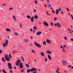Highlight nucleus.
<instances>
[{
	"instance_id": "f3484780",
	"label": "nucleus",
	"mask_w": 73,
	"mask_h": 73,
	"mask_svg": "<svg viewBox=\"0 0 73 73\" xmlns=\"http://www.w3.org/2000/svg\"><path fill=\"white\" fill-rule=\"evenodd\" d=\"M5 44L7 45H8V40H6L5 41Z\"/></svg>"
},
{
	"instance_id": "72a5a7b5",
	"label": "nucleus",
	"mask_w": 73,
	"mask_h": 73,
	"mask_svg": "<svg viewBox=\"0 0 73 73\" xmlns=\"http://www.w3.org/2000/svg\"><path fill=\"white\" fill-rule=\"evenodd\" d=\"M14 34L15 35V36H18V33H15Z\"/></svg>"
},
{
	"instance_id": "338daca9",
	"label": "nucleus",
	"mask_w": 73,
	"mask_h": 73,
	"mask_svg": "<svg viewBox=\"0 0 73 73\" xmlns=\"http://www.w3.org/2000/svg\"><path fill=\"white\" fill-rule=\"evenodd\" d=\"M31 39H33V37H32V36H31Z\"/></svg>"
},
{
	"instance_id": "e2e57ef3",
	"label": "nucleus",
	"mask_w": 73,
	"mask_h": 73,
	"mask_svg": "<svg viewBox=\"0 0 73 73\" xmlns=\"http://www.w3.org/2000/svg\"><path fill=\"white\" fill-rule=\"evenodd\" d=\"M20 27L21 28H22V26H21V24H20Z\"/></svg>"
},
{
	"instance_id": "cd10ccee",
	"label": "nucleus",
	"mask_w": 73,
	"mask_h": 73,
	"mask_svg": "<svg viewBox=\"0 0 73 73\" xmlns=\"http://www.w3.org/2000/svg\"><path fill=\"white\" fill-rule=\"evenodd\" d=\"M13 9V7L10 8L9 9V11H11V10H12Z\"/></svg>"
},
{
	"instance_id": "f704fd0d",
	"label": "nucleus",
	"mask_w": 73,
	"mask_h": 73,
	"mask_svg": "<svg viewBox=\"0 0 73 73\" xmlns=\"http://www.w3.org/2000/svg\"><path fill=\"white\" fill-rule=\"evenodd\" d=\"M62 52L63 53H65V52H66V51H65V50H62Z\"/></svg>"
},
{
	"instance_id": "0eeeda50",
	"label": "nucleus",
	"mask_w": 73,
	"mask_h": 73,
	"mask_svg": "<svg viewBox=\"0 0 73 73\" xmlns=\"http://www.w3.org/2000/svg\"><path fill=\"white\" fill-rule=\"evenodd\" d=\"M23 41H24V42H29V40H28V39H27V38H25L23 40Z\"/></svg>"
},
{
	"instance_id": "5fc2aeb1",
	"label": "nucleus",
	"mask_w": 73,
	"mask_h": 73,
	"mask_svg": "<svg viewBox=\"0 0 73 73\" xmlns=\"http://www.w3.org/2000/svg\"><path fill=\"white\" fill-rule=\"evenodd\" d=\"M30 14L31 15H32V11H30Z\"/></svg>"
},
{
	"instance_id": "ea45409f",
	"label": "nucleus",
	"mask_w": 73,
	"mask_h": 73,
	"mask_svg": "<svg viewBox=\"0 0 73 73\" xmlns=\"http://www.w3.org/2000/svg\"><path fill=\"white\" fill-rule=\"evenodd\" d=\"M57 19V18L56 17H55L54 19V21H56V20Z\"/></svg>"
},
{
	"instance_id": "aec40b11",
	"label": "nucleus",
	"mask_w": 73,
	"mask_h": 73,
	"mask_svg": "<svg viewBox=\"0 0 73 73\" xmlns=\"http://www.w3.org/2000/svg\"><path fill=\"white\" fill-rule=\"evenodd\" d=\"M7 45L5 43H3V46L4 48H5V46H7Z\"/></svg>"
},
{
	"instance_id": "a18cd8bd",
	"label": "nucleus",
	"mask_w": 73,
	"mask_h": 73,
	"mask_svg": "<svg viewBox=\"0 0 73 73\" xmlns=\"http://www.w3.org/2000/svg\"><path fill=\"white\" fill-rule=\"evenodd\" d=\"M1 53H2V50H0V54H1Z\"/></svg>"
},
{
	"instance_id": "7ed1b4c3",
	"label": "nucleus",
	"mask_w": 73,
	"mask_h": 73,
	"mask_svg": "<svg viewBox=\"0 0 73 73\" xmlns=\"http://www.w3.org/2000/svg\"><path fill=\"white\" fill-rule=\"evenodd\" d=\"M54 26H55V27H56L59 28H61V25H60V24L59 23H56L55 24H54Z\"/></svg>"
},
{
	"instance_id": "0e129e2a",
	"label": "nucleus",
	"mask_w": 73,
	"mask_h": 73,
	"mask_svg": "<svg viewBox=\"0 0 73 73\" xmlns=\"http://www.w3.org/2000/svg\"><path fill=\"white\" fill-rule=\"evenodd\" d=\"M42 16H43L44 17V14H42Z\"/></svg>"
},
{
	"instance_id": "603ef678",
	"label": "nucleus",
	"mask_w": 73,
	"mask_h": 73,
	"mask_svg": "<svg viewBox=\"0 0 73 73\" xmlns=\"http://www.w3.org/2000/svg\"><path fill=\"white\" fill-rule=\"evenodd\" d=\"M63 47L64 48H66V45H64Z\"/></svg>"
},
{
	"instance_id": "412c9836",
	"label": "nucleus",
	"mask_w": 73,
	"mask_h": 73,
	"mask_svg": "<svg viewBox=\"0 0 73 73\" xmlns=\"http://www.w3.org/2000/svg\"><path fill=\"white\" fill-rule=\"evenodd\" d=\"M48 56L49 60H52V59L51 58V57H50V56L49 55H48Z\"/></svg>"
},
{
	"instance_id": "de8ad7c7",
	"label": "nucleus",
	"mask_w": 73,
	"mask_h": 73,
	"mask_svg": "<svg viewBox=\"0 0 73 73\" xmlns=\"http://www.w3.org/2000/svg\"><path fill=\"white\" fill-rule=\"evenodd\" d=\"M35 4H37V1H35Z\"/></svg>"
},
{
	"instance_id": "e433bc0d",
	"label": "nucleus",
	"mask_w": 73,
	"mask_h": 73,
	"mask_svg": "<svg viewBox=\"0 0 73 73\" xmlns=\"http://www.w3.org/2000/svg\"><path fill=\"white\" fill-rule=\"evenodd\" d=\"M13 53H17V51H13Z\"/></svg>"
},
{
	"instance_id": "13d9d810",
	"label": "nucleus",
	"mask_w": 73,
	"mask_h": 73,
	"mask_svg": "<svg viewBox=\"0 0 73 73\" xmlns=\"http://www.w3.org/2000/svg\"><path fill=\"white\" fill-rule=\"evenodd\" d=\"M30 31L31 32H32L33 30L32 29H30Z\"/></svg>"
},
{
	"instance_id": "6e6d98bb",
	"label": "nucleus",
	"mask_w": 73,
	"mask_h": 73,
	"mask_svg": "<svg viewBox=\"0 0 73 73\" xmlns=\"http://www.w3.org/2000/svg\"><path fill=\"white\" fill-rule=\"evenodd\" d=\"M46 1L47 3H49V0H47Z\"/></svg>"
},
{
	"instance_id": "37998d69",
	"label": "nucleus",
	"mask_w": 73,
	"mask_h": 73,
	"mask_svg": "<svg viewBox=\"0 0 73 73\" xmlns=\"http://www.w3.org/2000/svg\"><path fill=\"white\" fill-rule=\"evenodd\" d=\"M34 12H36L37 11H36V10L35 9H34Z\"/></svg>"
},
{
	"instance_id": "a19ab883",
	"label": "nucleus",
	"mask_w": 73,
	"mask_h": 73,
	"mask_svg": "<svg viewBox=\"0 0 73 73\" xmlns=\"http://www.w3.org/2000/svg\"><path fill=\"white\" fill-rule=\"evenodd\" d=\"M34 29H35V30H36V29H37V27H34Z\"/></svg>"
},
{
	"instance_id": "473e14b6",
	"label": "nucleus",
	"mask_w": 73,
	"mask_h": 73,
	"mask_svg": "<svg viewBox=\"0 0 73 73\" xmlns=\"http://www.w3.org/2000/svg\"><path fill=\"white\" fill-rule=\"evenodd\" d=\"M68 68H71L72 66H71V65H69L68 66Z\"/></svg>"
},
{
	"instance_id": "c9c22d12",
	"label": "nucleus",
	"mask_w": 73,
	"mask_h": 73,
	"mask_svg": "<svg viewBox=\"0 0 73 73\" xmlns=\"http://www.w3.org/2000/svg\"><path fill=\"white\" fill-rule=\"evenodd\" d=\"M46 14H47V15L48 16H50V14H49V13H48V11H46Z\"/></svg>"
},
{
	"instance_id": "a211bd4d",
	"label": "nucleus",
	"mask_w": 73,
	"mask_h": 73,
	"mask_svg": "<svg viewBox=\"0 0 73 73\" xmlns=\"http://www.w3.org/2000/svg\"><path fill=\"white\" fill-rule=\"evenodd\" d=\"M41 55L42 56H43V57H44V56H45V55H44V52H42L41 53Z\"/></svg>"
},
{
	"instance_id": "4c0bfd02",
	"label": "nucleus",
	"mask_w": 73,
	"mask_h": 73,
	"mask_svg": "<svg viewBox=\"0 0 73 73\" xmlns=\"http://www.w3.org/2000/svg\"><path fill=\"white\" fill-rule=\"evenodd\" d=\"M58 9L59 11H61V9L60 8H58Z\"/></svg>"
},
{
	"instance_id": "052dcab7",
	"label": "nucleus",
	"mask_w": 73,
	"mask_h": 73,
	"mask_svg": "<svg viewBox=\"0 0 73 73\" xmlns=\"http://www.w3.org/2000/svg\"><path fill=\"white\" fill-rule=\"evenodd\" d=\"M14 68L15 69H17V68H16V66H14Z\"/></svg>"
},
{
	"instance_id": "8fccbe9b",
	"label": "nucleus",
	"mask_w": 73,
	"mask_h": 73,
	"mask_svg": "<svg viewBox=\"0 0 73 73\" xmlns=\"http://www.w3.org/2000/svg\"><path fill=\"white\" fill-rule=\"evenodd\" d=\"M52 13H55L54 12V11H53V10H52Z\"/></svg>"
},
{
	"instance_id": "774afa93",
	"label": "nucleus",
	"mask_w": 73,
	"mask_h": 73,
	"mask_svg": "<svg viewBox=\"0 0 73 73\" xmlns=\"http://www.w3.org/2000/svg\"><path fill=\"white\" fill-rule=\"evenodd\" d=\"M71 68V69H73V66H72Z\"/></svg>"
},
{
	"instance_id": "6e6552de",
	"label": "nucleus",
	"mask_w": 73,
	"mask_h": 73,
	"mask_svg": "<svg viewBox=\"0 0 73 73\" xmlns=\"http://www.w3.org/2000/svg\"><path fill=\"white\" fill-rule=\"evenodd\" d=\"M43 24L44 25H45V26H46V27H48V24L46 22H44Z\"/></svg>"
},
{
	"instance_id": "39448f33",
	"label": "nucleus",
	"mask_w": 73,
	"mask_h": 73,
	"mask_svg": "<svg viewBox=\"0 0 73 73\" xmlns=\"http://www.w3.org/2000/svg\"><path fill=\"white\" fill-rule=\"evenodd\" d=\"M8 66H7V67L9 68V69H13L12 67V65L10 63H8Z\"/></svg>"
},
{
	"instance_id": "3c124183",
	"label": "nucleus",
	"mask_w": 73,
	"mask_h": 73,
	"mask_svg": "<svg viewBox=\"0 0 73 73\" xmlns=\"http://www.w3.org/2000/svg\"><path fill=\"white\" fill-rule=\"evenodd\" d=\"M9 72H10V73H12V70H10L9 71Z\"/></svg>"
},
{
	"instance_id": "4d7b16f0",
	"label": "nucleus",
	"mask_w": 73,
	"mask_h": 73,
	"mask_svg": "<svg viewBox=\"0 0 73 73\" xmlns=\"http://www.w3.org/2000/svg\"><path fill=\"white\" fill-rule=\"evenodd\" d=\"M71 41H73V38H71Z\"/></svg>"
},
{
	"instance_id": "393cba45",
	"label": "nucleus",
	"mask_w": 73,
	"mask_h": 73,
	"mask_svg": "<svg viewBox=\"0 0 73 73\" xmlns=\"http://www.w3.org/2000/svg\"><path fill=\"white\" fill-rule=\"evenodd\" d=\"M27 17L28 19H31V16H29V15H27Z\"/></svg>"
},
{
	"instance_id": "1a4fd4ad",
	"label": "nucleus",
	"mask_w": 73,
	"mask_h": 73,
	"mask_svg": "<svg viewBox=\"0 0 73 73\" xmlns=\"http://www.w3.org/2000/svg\"><path fill=\"white\" fill-rule=\"evenodd\" d=\"M14 21H16L17 20V18L16 17V16L15 15H13L12 17Z\"/></svg>"
},
{
	"instance_id": "2f4dec72",
	"label": "nucleus",
	"mask_w": 73,
	"mask_h": 73,
	"mask_svg": "<svg viewBox=\"0 0 73 73\" xmlns=\"http://www.w3.org/2000/svg\"><path fill=\"white\" fill-rule=\"evenodd\" d=\"M66 10L68 12H69V9L68 8V7H67Z\"/></svg>"
},
{
	"instance_id": "bf43d9fd",
	"label": "nucleus",
	"mask_w": 73,
	"mask_h": 73,
	"mask_svg": "<svg viewBox=\"0 0 73 73\" xmlns=\"http://www.w3.org/2000/svg\"><path fill=\"white\" fill-rule=\"evenodd\" d=\"M3 5H5V6H6V4H3Z\"/></svg>"
},
{
	"instance_id": "680f3d73",
	"label": "nucleus",
	"mask_w": 73,
	"mask_h": 73,
	"mask_svg": "<svg viewBox=\"0 0 73 73\" xmlns=\"http://www.w3.org/2000/svg\"><path fill=\"white\" fill-rule=\"evenodd\" d=\"M60 48L62 49V48H63V47H62V46H60Z\"/></svg>"
},
{
	"instance_id": "c85d7f7f",
	"label": "nucleus",
	"mask_w": 73,
	"mask_h": 73,
	"mask_svg": "<svg viewBox=\"0 0 73 73\" xmlns=\"http://www.w3.org/2000/svg\"><path fill=\"white\" fill-rule=\"evenodd\" d=\"M21 58L22 59V61H25V60H24V59L23 56H21Z\"/></svg>"
},
{
	"instance_id": "c756f323",
	"label": "nucleus",
	"mask_w": 73,
	"mask_h": 73,
	"mask_svg": "<svg viewBox=\"0 0 73 73\" xmlns=\"http://www.w3.org/2000/svg\"><path fill=\"white\" fill-rule=\"evenodd\" d=\"M38 23L39 25H41L42 24L41 22L40 21H39L38 22Z\"/></svg>"
},
{
	"instance_id": "2eb2a0df",
	"label": "nucleus",
	"mask_w": 73,
	"mask_h": 73,
	"mask_svg": "<svg viewBox=\"0 0 73 73\" xmlns=\"http://www.w3.org/2000/svg\"><path fill=\"white\" fill-rule=\"evenodd\" d=\"M33 20H34V17H33L31 18V22L33 23Z\"/></svg>"
},
{
	"instance_id": "20e7f679",
	"label": "nucleus",
	"mask_w": 73,
	"mask_h": 73,
	"mask_svg": "<svg viewBox=\"0 0 73 73\" xmlns=\"http://www.w3.org/2000/svg\"><path fill=\"white\" fill-rule=\"evenodd\" d=\"M5 58L7 61H10V58L9 57V56L8 55H5Z\"/></svg>"
},
{
	"instance_id": "5701e85b",
	"label": "nucleus",
	"mask_w": 73,
	"mask_h": 73,
	"mask_svg": "<svg viewBox=\"0 0 73 73\" xmlns=\"http://www.w3.org/2000/svg\"><path fill=\"white\" fill-rule=\"evenodd\" d=\"M34 18H35V19H38V16H37V15H35Z\"/></svg>"
},
{
	"instance_id": "423d86ee",
	"label": "nucleus",
	"mask_w": 73,
	"mask_h": 73,
	"mask_svg": "<svg viewBox=\"0 0 73 73\" xmlns=\"http://www.w3.org/2000/svg\"><path fill=\"white\" fill-rule=\"evenodd\" d=\"M35 45H36L38 48H41V45L38 43H35Z\"/></svg>"
},
{
	"instance_id": "09e8293b",
	"label": "nucleus",
	"mask_w": 73,
	"mask_h": 73,
	"mask_svg": "<svg viewBox=\"0 0 73 73\" xmlns=\"http://www.w3.org/2000/svg\"><path fill=\"white\" fill-rule=\"evenodd\" d=\"M45 59V62H47V58H46Z\"/></svg>"
},
{
	"instance_id": "a878e982",
	"label": "nucleus",
	"mask_w": 73,
	"mask_h": 73,
	"mask_svg": "<svg viewBox=\"0 0 73 73\" xmlns=\"http://www.w3.org/2000/svg\"><path fill=\"white\" fill-rule=\"evenodd\" d=\"M2 71L4 73H7V72H5V71L4 69H2Z\"/></svg>"
},
{
	"instance_id": "9d476101",
	"label": "nucleus",
	"mask_w": 73,
	"mask_h": 73,
	"mask_svg": "<svg viewBox=\"0 0 73 73\" xmlns=\"http://www.w3.org/2000/svg\"><path fill=\"white\" fill-rule=\"evenodd\" d=\"M46 42H47V44H50V43H51V41H50V40H49V39L46 40Z\"/></svg>"
},
{
	"instance_id": "6ab92c4d",
	"label": "nucleus",
	"mask_w": 73,
	"mask_h": 73,
	"mask_svg": "<svg viewBox=\"0 0 73 73\" xmlns=\"http://www.w3.org/2000/svg\"><path fill=\"white\" fill-rule=\"evenodd\" d=\"M6 31H7V32H11V30L9 29L8 28H7L6 29Z\"/></svg>"
},
{
	"instance_id": "ddd939ff",
	"label": "nucleus",
	"mask_w": 73,
	"mask_h": 73,
	"mask_svg": "<svg viewBox=\"0 0 73 73\" xmlns=\"http://www.w3.org/2000/svg\"><path fill=\"white\" fill-rule=\"evenodd\" d=\"M62 63L63 65H66V62L65 60H63L62 61Z\"/></svg>"
},
{
	"instance_id": "9b49d317",
	"label": "nucleus",
	"mask_w": 73,
	"mask_h": 73,
	"mask_svg": "<svg viewBox=\"0 0 73 73\" xmlns=\"http://www.w3.org/2000/svg\"><path fill=\"white\" fill-rule=\"evenodd\" d=\"M46 52L47 54H52V52L50 50L47 51Z\"/></svg>"
},
{
	"instance_id": "dca6fc26",
	"label": "nucleus",
	"mask_w": 73,
	"mask_h": 73,
	"mask_svg": "<svg viewBox=\"0 0 73 73\" xmlns=\"http://www.w3.org/2000/svg\"><path fill=\"white\" fill-rule=\"evenodd\" d=\"M59 68L58 67H57L56 70V73H58V72H59Z\"/></svg>"
},
{
	"instance_id": "c03bdc74",
	"label": "nucleus",
	"mask_w": 73,
	"mask_h": 73,
	"mask_svg": "<svg viewBox=\"0 0 73 73\" xmlns=\"http://www.w3.org/2000/svg\"><path fill=\"white\" fill-rule=\"evenodd\" d=\"M24 69H23V70H21V72L22 73L24 72Z\"/></svg>"
},
{
	"instance_id": "f257e3e1",
	"label": "nucleus",
	"mask_w": 73,
	"mask_h": 73,
	"mask_svg": "<svg viewBox=\"0 0 73 73\" xmlns=\"http://www.w3.org/2000/svg\"><path fill=\"white\" fill-rule=\"evenodd\" d=\"M15 65L16 66H20L19 67L20 69H22L23 67V63H21V60L20 59H19L17 61V62L15 63Z\"/></svg>"
},
{
	"instance_id": "7c9ffc66",
	"label": "nucleus",
	"mask_w": 73,
	"mask_h": 73,
	"mask_svg": "<svg viewBox=\"0 0 73 73\" xmlns=\"http://www.w3.org/2000/svg\"><path fill=\"white\" fill-rule=\"evenodd\" d=\"M31 52H32V53H36V52H35V51H34L33 50H31Z\"/></svg>"
},
{
	"instance_id": "f8f14e48",
	"label": "nucleus",
	"mask_w": 73,
	"mask_h": 73,
	"mask_svg": "<svg viewBox=\"0 0 73 73\" xmlns=\"http://www.w3.org/2000/svg\"><path fill=\"white\" fill-rule=\"evenodd\" d=\"M41 34V32H37L36 33V35H40Z\"/></svg>"
},
{
	"instance_id": "79ce46f5",
	"label": "nucleus",
	"mask_w": 73,
	"mask_h": 73,
	"mask_svg": "<svg viewBox=\"0 0 73 73\" xmlns=\"http://www.w3.org/2000/svg\"><path fill=\"white\" fill-rule=\"evenodd\" d=\"M64 39L65 40H67V37L66 36L65 37Z\"/></svg>"
},
{
	"instance_id": "58836bf2",
	"label": "nucleus",
	"mask_w": 73,
	"mask_h": 73,
	"mask_svg": "<svg viewBox=\"0 0 73 73\" xmlns=\"http://www.w3.org/2000/svg\"><path fill=\"white\" fill-rule=\"evenodd\" d=\"M9 57L10 58H12V56H11V54H9Z\"/></svg>"
},
{
	"instance_id": "bb28decb",
	"label": "nucleus",
	"mask_w": 73,
	"mask_h": 73,
	"mask_svg": "<svg viewBox=\"0 0 73 73\" xmlns=\"http://www.w3.org/2000/svg\"><path fill=\"white\" fill-rule=\"evenodd\" d=\"M26 67H27V68H29L30 67L29 66L28 64H26Z\"/></svg>"
},
{
	"instance_id": "4be33fe9",
	"label": "nucleus",
	"mask_w": 73,
	"mask_h": 73,
	"mask_svg": "<svg viewBox=\"0 0 73 73\" xmlns=\"http://www.w3.org/2000/svg\"><path fill=\"white\" fill-rule=\"evenodd\" d=\"M46 42H45V41H44L43 42V44L44 45H46Z\"/></svg>"
},
{
	"instance_id": "864d4df0",
	"label": "nucleus",
	"mask_w": 73,
	"mask_h": 73,
	"mask_svg": "<svg viewBox=\"0 0 73 73\" xmlns=\"http://www.w3.org/2000/svg\"><path fill=\"white\" fill-rule=\"evenodd\" d=\"M44 7H45V9H46V5H44Z\"/></svg>"
},
{
	"instance_id": "49530a36",
	"label": "nucleus",
	"mask_w": 73,
	"mask_h": 73,
	"mask_svg": "<svg viewBox=\"0 0 73 73\" xmlns=\"http://www.w3.org/2000/svg\"><path fill=\"white\" fill-rule=\"evenodd\" d=\"M51 25L52 27H53V23L52 22L51 23Z\"/></svg>"
},
{
	"instance_id": "69168bd1",
	"label": "nucleus",
	"mask_w": 73,
	"mask_h": 73,
	"mask_svg": "<svg viewBox=\"0 0 73 73\" xmlns=\"http://www.w3.org/2000/svg\"><path fill=\"white\" fill-rule=\"evenodd\" d=\"M33 73H36V72L34 71V72H33Z\"/></svg>"
},
{
	"instance_id": "b1692460",
	"label": "nucleus",
	"mask_w": 73,
	"mask_h": 73,
	"mask_svg": "<svg viewBox=\"0 0 73 73\" xmlns=\"http://www.w3.org/2000/svg\"><path fill=\"white\" fill-rule=\"evenodd\" d=\"M2 61L3 62H5V60H4V57L2 58Z\"/></svg>"
},
{
	"instance_id": "4468645a",
	"label": "nucleus",
	"mask_w": 73,
	"mask_h": 73,
	"mask_svg": "<svg viewBox=\"0 0 73 73\" xmlns=\"http://www.w3.org/2000/svg\"><path fill=\"white\" fill-rule=\"evenodd\" d=\"M58 13H59V11H58V10H56V15H58Z\"/></svg>"
},
{
	"instance_id": "f03ea898",
	"label": "nucleus",
	"mask_w": 73,
	"mask_h": 73,
	"mask_svg": "<svg viewBox=\"0 0 73 73\" xmlns=\"http://www.w3.org/2000/svg\"><path fill=\"white\" fill-rule=\"evenodd\" d=\"M36 69L35 68H33L32 69H27L26 70V72L28 73H30L31 72H32L33 71H36Z\"/></svg>"
}]
</instances>
